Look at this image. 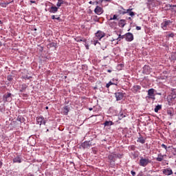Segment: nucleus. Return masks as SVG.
Returning <instances> with one entry per match:
<instances>
[{
	"instance_id": "obj_41",
	"label": "nucleus",
	"mask_w": 176,
	"mask_h": 176,
	"mask_svg": "<svg viewBox=\"0 0 176 176\" xmlns=\"http://www.w3.org/2000/svg\"><path fill=\"white\" fill-rule=\"evenodd\" d=\"M170 96H176V92L175 91H173L171 93Z\"/></svg>"
},
{
	"instance_id": "obj_53",
	"label": "nucleus",
	"mask_w": 176,
	"mask_h": 176,
	"mask_svg": "<svg viewBox=\"0 0 176 176\" xmlns=\"http://www.w3.org/2000/svg\"><path fill=\"white\" fill-rule=\"evenodd\" d=\"M104 60H105V57H103V61H104Z\"/></svg>"
},
{
	"instance_id": "obj_30",
	"label": "nucleus",
	"mask_w": 176,
	"mask_h": 176,
	"mask_svg": "<svg viewBox=\"0 0 176 176\" xmlns=\"http://www.w3.org/2000/svg\"><path fill=\"white\" fill-rule=\"evenodd\" d=\"M76 42H86V38H80L79 37H77L76 38Z\"/></svg>"
},
{
	"instance_id": "obj_35",
	"label": "nucleus",
	"mask_w": 176,
	"mask_h": 176,
	"mask_svg": "<svg viewBox=\"0 0 176 176\" xmlns=\"http://www.w3.org/2000/svg\"><path fill=\"white\" fill-rule=\"evenodd\" d=\"M167 113H168V115H170V116H174V113H173L171 110H168Z\"/></svg>"
},
{
	"instance_id": "obj_40",
	"label": "nucleus",
	"mask_w": 176,
	"mask_h": 176,
	"mask_svg": "<svg viewBox=\"0 0 176 176\" xmlns=\"http://www.w3.org/2000/svg\"><path fill=\"white\" fill-rule=\"evenodd\" d=\"M136 30H138V31H140V30H141V26H137Z\"/></svg>"
},
{
	"instance_id": "obj_1",
	"label": "nucleus",
	"mask_w": 176,
	"mask_h": 176,
	"mask_svg": "<svg viewBox=\"0 0 176 176\" xmlns=\"http://www.w3.org/2000/svg\"><path fill=\"white\" fill-rule=\"evenodd\" d=\"M152 161L149 160V158H143L142 157H140L139 164L142 167H146L147 165L149 164Z\"/></svg>"
},
{
	"instance_id": "obj_34",
	"label": "nucleus",
	"mask_w": 176,
	"mask_h": 176,
	"mask_svg": "<svg viewBox=\"0 0 176 176\" xmlns=\"http://www.w3.org/2000/svg\"><path fill=\"white\" fill-rule=\"evenodd\" d=\"M22 78H23V79H28V80H30V79H31V78H32V77L28 76H23Z\"/></svg>"
},
{
	"instance_id": "obj_20",
	"label": "nucleus",
	"mask_w": 176,
	"mask_h": 176,
	"mask_svg": "<svg viewBox=\"0 0 176 176\" xmlns=\"http://www.w3.org/2000/svg\"><path fill=\"white\" fill-rule=\"evenodd\" d=\"M138 142H140V144H145V139L142 136H140L138 138Z\"/></svg>"
},
{
	"instance_id": "obj_43",
	"label": "nucleus",
	"mask_w": 176,
	"mask_h": 176,
	"mask_svg": "<svg viewBox=\"0 0 176 176\" xmlns=\"http://www.w3.org/2000/svg\"><path fill=\"white\" fill-rule=\"evenodd\" d=\"M97 43H98V40L94 41V45H97Z\"/></svg>"
},
{
	"instance_id": "obj_48",
	"label": "nucleus",
	"mask_w": 176,
	"mask_h": 176,
	"mask_svg": "<svg viewBox=\"0 0 176 176\" xmlns=\"http://www.w3.org/2000/svg\"><path fill=\"white\" fill-rule=\"evenodd\" d=\"M89 3L90 5H93V1H89Z\"/></svg>"
},
{
	"instance_id": "obj_18",
	"label": "nucleus",
	"mask_w": 176,
	"mask_h": 176,
	"mask_svg": "<svg viewBox=\"0 0 176 176\" xmlns=\"http://www.w3.org/2000/svg\"><path fill=\"white\" fill-rule=\"evenodd\" d=\"M13 163H21V158L17 156L13 159Z\"/></svg>"
},
{
	"instance_id": "obj_8",
	"label": "nucleus",
	"mask_w": 176,
	"mask_h": 176,
	"mask_svg": "<svg viewBox=\"0 0 176 176\" xmlns=\"http://www.w3.org/2000/svg\"><path fill=\"white\" fill-rule=\"evenodd\" d=\"M96 36L98 39H99V41H101V39H102V38H104V36H105V33H104L101 30H98L96 33Z\"/></svg>"
},
{
	"instance_id": "obj_13",
	"label": "nucleus",
	"mask_w": 176,
	"mask_h": 176,
	"mask_svg": "<svg viewBox=\"0 0 176 176\" xmlns=\"http://www.w3.org/2000/svg\"><path fill=\"white\" fill-rule=\"evenodd\" d=\"M81 146L84 149H86L87 148H90V146H91V144H90V142H85L81 144Z\"/></svg>"
},
{
	"instance_id": "obj_15",
	"label": "nucleus",
	"mask_w": 176,
	"mask_h": 176,
	"mask_svg": "<svg viewBox=\"0 0 176 176\" xmlns=\"http://www.w3.org/2000/svg\"><path fill=\"white\" fill-rule=\"evenodd\" d=\"M166 155H162V154H158L157 157L155 159L157 162H163L164 160V157H166Z\"/></svg>"
},
{
	"instance_id": "obj_25",
	"label": "nucleus",
	"mask_w": 176,
	"mask_h": 176,
	"mask_svg": "<svg viewBox=\"0 0 176 176\" xmlns=\"http://www.w3.org/2000/svg\"><path fill=\"white\" fill-rule=\"evenodd\" d=\"M139 90H141V86L140 85H135L133 86V91H138Z\"/></svg>"
},
{
	"instance_id": "obj_22",
	"label": "nucleus",
	"mask_w": 176,
	"mask_h": 176,
	"mask_svg": "<svg viewBox=\"0 0 176 176\" xmlns=\"http://www.w3.org/2000/svg\"><path fill=\"white\" fill-rule=\"evenodd\" d=\"M63 109L65 115H68V113L69 112V107L68 106H65Z\"/></svg>"
},
{
	"instance_id": "obj_5",
	"label": "nucleus",
	"mask_w": 176,
	"mask_h": 176,
	"mask_svg": "<svg viewBox=\"0 0 176 176\" xmlns=\"http://www.w3.org/2000/svg\"><path fill=\"white\" fill-rule=\"evenodd\" d=\"M36 122L40 126H42V124L45 126L46 124V120L43 116L36 117Z\"/></svg>"
},
{
	"instance_id": "obj_55",
	"label": "nucleus",
	"mask_w": 176,
	"mask_h": 176,
	"mask_svg": "<svg viewBox=\"0 0 176 176\" xmlns=\"http://www.w3.org/2000/svg\"><path fill=\"white\" fill-rule=\"evenodd\" d=\"M49 131V129H47L46 132Z\"/></svg>"
},
{
	"instance_id": "obj_17",
	"label": "nucleus",
	"mask_w": 176,
	"mask_h": 176,
	"mask_svg": "<svg viewBox=\"0 0 176 176\" xmlns=\"http://www.w3.org/2000/svg\"><path fill=\"white\" fill-rule=\"evenodd\" d=\"M131 10H133V8H129V9L126 10V13L129 14V15L131 16V17H133V16H135V14L134 13V12H133Z\"/></svg>"
},
{
	"instance_id": "obj_33",
	"label": "nucleus",
	"mask_w": 176,
	"mask_h": 176,
	"mask_svg": "<svg viewBox=\"0 0 176 176\" xmlns=\"http://www.w3.org/2000/svg\"><path fill=\"white\" fill-rule=\"evenodd\" d=\"M7 79L9 82H12L13 80V76L12 75L8 76Z\"/></svg>"
},
{
	"instance_id": "obj_38",
	"label": "nucleus",
	"mask_w": 176,
	"mask_h": 176,
	"mask_svg": "<svg viewBox=\"0 0 176 176\" xmlns=\"http://www.w3.org/2000/svg\"><path fill=\"white\" fill-rule=\"evenodd\" d=\"M131 175H133V176H135V172L134 170H131Z\"/></svg>"
},
{
	"instance_id": "obj_4",
	"label": "nucleus",
	"mask_w": 176,
	"mask_h": 176,
	"mask_svg": "<svg viewBox=\"0 0 176 176\" xmlns=\"http://www.w3.org/2000/svg\"><path fill=\"white\" fill-rule=\"evenodd\" d=\"M126 38V35H120L116 34L115 36L113 37L112 40H110L111 42H113V41H118V42H120L122 39H124Z\"/></svg>"
},
{
	"instance_id": "obj_37",
	"label": "nucleus",
	"mask_w": 176,
	"mask_h": 176,
	"mask_svg": "<svg viewBox=\"0 0 176 176\" xmlns=\"http://www.w3.org/2000/svg\"><path fill=\"white\" fill-rule=\"evenodd\" d=\"M168 36H169L170 38H173L174 37V34L173 33H170L168 35Z\"/></svg>"
},
{
	"instance_id": "obj_6",
	"label": "nucleus",
	"mask_w": 176,
	"mask_h": 176,
	"mask_svg": "<svg viewBox=\"0 0 176 176\" xmlns=\"http://www.w3.org/2000/svg\"><path fill=\"white\" fill-rule=\"evenodd\" d=\"M3 100L6 102H10L12 101V94L8 92L3 95Z\"/></svg>"
},
{
	"instance_id": "obj_58",
	"label": "nucleus",
	"mask_w": 176,
	"mask_h": 176,
	"mask_svg": "<svg viewBox=\"0 0 176 176\" xmlns=\"http://www.w3.org/2000/svg\"><path fill=\"white\" fill-rule=\"evenodd\" d=\"M34 31H36V29H34Z\"/></svg>"
},
{
	"instance_id": "obj_54",
	"label": "nucleus",
	"mask_w": 176,
	"mask_h": 176,
	"mask_svg": "<svg viewBox=\"0 0 176 176\" xmlns=\"http://www.w3.org/2000/svg\"><path fill=\"white\" fill-rule=\"evenodd\" d=\"M86 48H87V49H89V46H86Z\"/></svg>"
},
{
	"instance_id": "obj_31",
	"label": "nucleus",
	"mask_w": 176,
	"mask_h": 176,
	"mask_svg": "<svg viewBox=\"0 0 176 176\" xmlns=\"http://www.w3.org/2000/svg\"><path fill=\"white\" fill-rule=\"evenodd\" d=\"M112 85H115V83L112 82L111 81H109L107 85H106V87L107 89H109L110 86H112Z\"/></svg>"
},
{
	"instance_id": "obj_14",
	"label": "nucleus",
	"mask_w": 176,
	"mask_h": 176,
	"mask_svg": "<svg viewBox=\"0 0 176 176\" xmlns=\"http://www.w3.org/2000/svg\"><path fill=\"white\" fill-rule=\"evenodd\" d=\"M163 174L165 175H171L173 174V170L170 168L164 169Z\"/></svg>"
},
{
	"instance_id": "obj_9",
	"label": "nucleus",
	"mask_w": 176,
	"mask_h": 176,
	"mask_svg": "<svg viewBox=\"0 0 176 176\" xmlns=\"http://www.w3.org/2000/svg\"><path fill=\"white\" fill-rule=\"evenodd\" d=\"M117 101H120V100H123V97H124V94L122 92H116L115 94Z\"/></svg>"
},
{
	"instance_id": "obj_57",
	"label": "nucleus",
	"mask_w": 176,
	"mask_h": 176,
	"mask_svg": "<svg viewBox=\"0 0 176 176\" xmlns=\"http://www.w3.org/2000/svg\"><path fill=\"white\" fill-rule=\"evenodd\" d=\"M165 23H168V21H165Z\"/></svg>"
},
{
	"instance_id": "obj_26",
	"label": "nucleus",
	"mask_w": 176,
	"mask_h": 176,
	"mask_svg": "<svg viewBox=\"0 0 176 176\" xmlns=\"http://www.w3.org/2000/svg\"><path fill=\"white\" fill-rule=\"evenodd\" d=\"M120 19V16H119V15L118 14H114L113 16V17L111 18V20H117V21H119Z\"/></svg>"
},
{
	"instance_id": "obj_42",
	"label": "nucleus",
	"mask_w": 176,
	"mask_h": 176,
	"mask_svg": "<svg viewBox=\"0 0 176 176\" xmlns=\"http://www.w3.org/2000/svg\"><path fill=\"white\" fill-rule=\"evenodd\" d=\"M93 5H98V1H94V2H93Z\"/></svg>"
},
{
	"instance_id": "obj_61",
	"label": "nucleus",
	"mask_w": 176,
	"mask_h": 176,
	"mask_svg": "<svg viewBox=\"0 0 176 176\" xmlns=\"http://www.w3.org/2000/svg\"><path fill=\"white\" fill-rule=\"evenodd\" d=\"M104 1H108V0H104Z\"/></svg>"
},
{
	"instance_id": "obj_36",
	"label": "nucleus",
	"mask_w": 176,
	"mask_h": 176,
	"mask_svg": "<svg viewBox=\"0 0 176 176\" xmlns=\"http://www.w3.org/2000/svg\"><path fill=\"white\" fill-rule=\"evenodd\" d=\"M161 146H162V148H164V149L167 150V146H166V144H162L161 145Z\"/></svg>"
},
{
	"instance_id": "obj_19",
	"label": "nucleus",
	"mask_w": 176,
	"mask_h": 176,
	"mask_svg": "<svg viewBox=\"0 0 176 176\" xmlns=\"http://www.w3.org/2000/svg\"><path fill=\"white\" fill-rule=\"evenodd\" d=\"M104 124V127H109V126H112L113 124V122H112V121H105Z\"/></svg>"
},
{
	"instance_id": "obj_29",
	"label": "nucleus",
	"mask_w": 176,
	"mask_h": 176,
	"mask_svg": "<svg viewBox=\"0 0 176 176\" xmlns=\"http://www.w3.org/2000/svg\"><path fill=\"white\" fill-rule=\"evenodd\" d=\"M10 3V2H6V3H1L0 2V6H1V8H6V6L8 5H9Z\"/></svg>"
},
{
	"instance_id": "obj_46",
	"label": "nucleus",
	"mask_w": 176,
	"mask_h": 176,
	"mask_svg": "<svg viewBox=\"0 0 176 176\" xmlns=\"http://www.w3.org/2000/svg\"><path fill=\"white\" fill-rule=\"evenodd\" d=\"M170 8H176V5L170 6Z\"/></svg>"
},
{
	"instance_id": "obj_51",
	"label": "nucleus",
	"mask_w": 176,
	"mask_h": 176,
	"mask_svg": "<svg viewBox=\"0 0 176 176\" xmlns=\"http://www.w3.org/2000/svg\"><path fill=\"white\" fill-rule=\"evenodd\" d=\"M89 111H93V108H89Z\"/></svg>"
},
{
	"instance_id": "obj_11",
	"label": "nucleus",
	"mask_w": 176,
	"mask_h": 176,
	"mask_svg": "<svg viewBox=\"0 0 176 176\" xmlns=\"http://www.w3.org/2000/svg\"><path fill=\"white\" fill-rule=\"evenodd\" d=\"M94 12L96 14H102L104 12V10H102V8L100 6H96V8L94 10Z\"/></svg>"
},
{
	"instance_id": "obj_2",
	"label": "nucleus",
	"mask_w": 176,
	"mask_h": 176,
	"mask_svg": "<svg viewBox=\"0 0 176 176\" xmlns=\"http://www.w3.org/2000/svg\"><path fill=\"white\" fill-rule=\"evenodd\" d=\"M155 100V89L151 88L148 90V96H146V100L148 101V100Z\"/></svg>"
},
{
	"instance_id": "obj_28",
	"label": "nucleus",
	"mask_w": 176,
	"mask_h": 176,
	"mask_svg": "<svg viewBox=\"0 0 176 176\" xmlns=\"http://www.w3.org/2000/svg\"><path fill=\"white\" fill-rule=\"evenodd\" d=\"M160 109H162V105L158 104L155 107L154 111H155V112L157 113V112H159V111H160Z\"/></svg>"
},
{
	"instance_id": "obj_39",
	"label": "nucleus",
	"mask_w": 176,
	"mask_h": 176,
	"mask_svg": "<svg viewBox=\"0 0 176 176\" xmlns=\"http://www.w3.org/2000/svg\"><path fill=\"white\" fill-rule=\"evenodd\" d=\"M2 166H3V162L0 160V168H2Z\"/></svg>"
},
{
	"instance_id": "obj_16",
	"label": "nucleus",
	"mask_w": 176,
	"mask_h": 176,
	"mask_svg": "<svg viewBox=\"0 0 176 176\" xmlns=\"http://www.w3.org/2000/svg\"><path fill=\"white\" fill-rule=\"evenodd\" d=\"M58 8L56 7V6H52L50 8V13H56V12H58Z\"/></svg>"
},
{
	"instance_id": "obj_3",
	"label": "nucleus",
	"mask_w": 176,
	"mask_h": 176,
	"mask_svg": "<svg viewBox=\"0 0 176 176\" xmlns=\"http://www.w3.org/2000/svg\"><path fill=\"white\" fill-rule=\"evenodd\" d=\"M117 157L116 155H109L108 156V159H109V163H110V166L111 167H113V166H115V162H116V157Z\"/></svg>"
},
{
	"instance_id": "obj_49",
	"label": "nucleus",
	"mask_w": 176,
	"mask_h": 176,
	"mask_svg": "<svg viewBox=\"0 0 176 176\" xmlns=\"http://www.w3.org/2000/svg\"><path fill=\"white\" fill-rule=\"evenodd\" d=\"M117 157H122V155H117Z\"/></svg>"
},
{
	"instance_id": "obj_60",
	"label": "nucleus",
	"mask_w": 176,
	"mask_h": 176,
	"mask_svg": "<svg viewBox=\"0 0 176 176\" xmlns=\"http://www.w3.org/2000/svg\"><path fill=\"white\" fill-rule=\"evenodd\" d=\"M0 23H2V22L0 21Z\"/></svg>"
},
{
	"instance_id": "obj_45",
	"label": "nucleus",
	"mask_w": 176,
	"mask_h": 176,
	"mask_svg": "<svg viewBox=\"0 0 176 176\" xmlns=\"http://www.w3.org/2000/svg\"><path fill=\"white\" fill-rule=\"evenodd\" d=\"M28 176H34V174H32V173H29V174L28 175Z\"/></svg>"
},
{
	"instance_id": "obj_50",
	"label": "nucleus",
	"mask_w": 176,
	"mask_h": 176,
	"mask_svg": "<svg viewBox=\"0 0 176 176\" xmlns=\"http://www.w3.org/2000/svg\"><path fill=\"white\" fill-rule=\"evenodd\" d=\"M30 2H31V3H35V1H31Z\"/></svg>"
},
{
	"instance_id": "obj_7",
	"label": "nucleus",
	"mask_w": 176,
	"mask_h": 176,
	"mask_svg": "<svg viewBox=\"0 0 176 176\" xmlns=\"http://www.w3.org/2000/svg\"><path fill=\"white\" fill-rule=\"evenodd\" d=\"M125 39L127 42H131L134 40V36L132 33L128 32L125 34Z\"/></svg>"
},
{
	"instance_id": "obj_12",
	"label": "nucleus",
	"mask_w": 176,
	"mask_h": 176,
	"mask_svg": "<svg viewBox=\"0 0 176 176\" xmlns=\"http://www.w3.org/2000/svg\"><path fill=\"white\" fill-rule=\"evenodd\" d=\"M143 72L144 74H146V75H148V74L151 73V67L148 65H145L143 67Z\"/></svg>"
},
{
	"instance_id": "obj_44",
	"label": "nucleus",
	"mask_w": 176,
	"mask_h": 176,
	"mask_svg": "<svg viewBox=\"0 0 176 176\" xmlns=\"http://www.w3.org/2000/svg\"><path fill=\"white\" fill-rule=\"evenodd\" d=\"M120 118H126V116H124L123 114L120 115Z\"/></svg>"
},
{
	"instance_id": "obj_47",
	"label": "nucleus",
	"mask_w": 176,
	"mask_h": 176,
	"mask_svg": "<svg viewBox=\"0 0 176 176\" xmlns=\"http://www.w3.org/2000/svg\"><path fill=\"white\" fill-rule=\"evenodd\" d=\"M107 72L111 73V72H112V70H111V69H108V70H107Z\"/></svg>"
},
{
	"instance_id": "obj_21",
	"label": "nucleus",
	"mask_w": 176,
	"mask_h": 176,
	"mask_svg": "<svg viewBox=\"0 0 176 176\" xmlns=\"http://www.w3.org/2000/svg\"><path fill=\"white\" fill-rule=\"evenodd\" d=\"M27 87H28V85H26L25 84H23V85L21 86L20 91H21V93H23V91H24L27 89Z\"/></svg>"
},
{
	"instance_id": "obj_23",
	"label": "nucleus",
	"mask_w": 176,
	"mask_h": 176,
	"mask_svg": "<svg viewBox=\"0 0 176 176\" xmlns=\"http://www.w3.org/2000/svg\"><path fill=\"white\" fill-rule=\"evenodd\" d=\"M161 27L164 30H167V28L168 27V23H162L161 24Z\"/></svg>"
},
{
	"instance_id": "obj_10",
	"label": "nucleus",
	"mask_w": 176,
	"mask_h": 176,
	"mask_svg": "<svg viewBox=\"0 0 176 176\" xmlns=\"http://www.w3.org/2000/svg\"><path fill=\"white\" fill-rule=\"evenodd\" d=\"M175 98H176V95H169L167 98L168 105H173V101H174Z\"/></svg>"
},
{
	"instance_id": "obj_32",
	"label": "nucleus",
	"mask_w": 176,
	"mask_h": 176,
	"mask_svg": "<svg viewBox=\"0 0 176 176\" xmlns=\"http://www.w3.org/2000/svg\"><path fill=\"white\" fill-rule=\"evenodd\" d=\"M52 20H58V21H61V19H60V17H56V16L54 15L52 16Z\"/></svg>"
},
{
	"instance_id": "obj_27",
	"label": "nucleus",
	"mask_w": 176,
	"mask_h": 176,
	"mask_svg": "<svg viewBox=\"0 0 176 176\" xmlns=\"http://www.w3.org/2000/svg\"><path fill=\"white\" fill-rule=\"evenodd\" d=\"M127 13V10H125L123 8V7H121V10H120V14H126Z\"/></svg>"
},
{
	"instance_id": "obj_52",
	"label": "nucleus",
	"mask_w": 176,
	"mask_h": 176,
	"mask_svg": "<svg viewBox=\"0 0 176 176\" xmlns=\"http://www.w3.org/2000/svg\"><path fill=\"white\" fill-rule=\"evenodd\" d=\"M45 109H49V107H45Z\"/></svg>"
},
{
	"instance_id": "obj_24",
	"label": "nucleus",
	"mask_w": 176,
	"mask_h": 176,
	"mask_svg": "<svg viewBox=\"0 0 176 176\" xmlns=\"http://www.w3.org/2000/svg\"><path fill=\"white\" fill-rule=\"evenodd\" d=\"M63 4H64V0H58L56 6L57 8H60V6H61V5H63Z\"/></svg>"
},
{
	"instance_id": "obj_56",
	"label": "nucleus",
	"mask_w": 176,
	"mask_h": 176,
	"mask_svg": "<svg viewBox=\"0 0 176 176\" xmlns=\"http://www.w3.org/2000/svg\"><path fill=\"white\" fill-rule=\"evenodd\" d=\"M120 21H123V20H120Z\"/></svg>"
},
{
	"instance_id": "obj_59",
	"label": "nucleus",
	"mask_w": 176,
	"mask_h": 176,
	"mask_svg": "<svg viewBox=\"0 0 176 176\" xmlns=\"http://www.w3.org/2000/svg\"><path fill=\"white\" fill-rule=\"evenodd\" d=\"M50 45H53V43H51Z\"/></svg>"
}]
</instances>
